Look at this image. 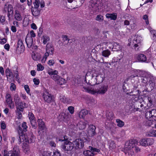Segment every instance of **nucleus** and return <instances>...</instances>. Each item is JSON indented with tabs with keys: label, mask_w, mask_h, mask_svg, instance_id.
<instances>
[{
	"label": "nucleus",
	"mask_w": 156,
	"mask_h": 156,
	"mask_svg": "<svg viewBox=\"0 0 156 156\" xmlns=\"http://www.w3.org/2000/svg\"><path fill=\"white\" fill-rule=\"evenodd\" d=\"M104 75L94 71L88 72L85 77L81 78L83 91L90 94L97 95L103 94L107 91L108 86L95 84L101 83L105 78Z\"/></svg>",
	"instance_id": "nucleus-1"
},
{
	"label": "nucleus",
	"mask_w": 156,
	"mask_h": 156,
	"mask_svg": "<svg viewBox=\"0 0 156 156\" xmlns=\"http://www.w3.org/2000/svg\"><path fill=\"white\" fill-rule=\"evenodd\" d=\"M142 41L143 38L141 36L134 35L129 39L128 45L132 47H134L136 49L138 50Z\"/></svg>",
	"instance_id": "nucleus-2"
},
{
	"label": "nucleus",
	"mask_w": 156,
	"mask_h": 156,
	"mask_svg": "<svg viewBox=\"0 0 156 156\" xmlns=\"http://www.w3.org/2000/svg\"><path fill=\"white\" fill-rule=\"evenodd\" d=\"M132 141H127L125 144L124 152L126 154H128L129 155L132 156L134 154L133 150L135 149V144Z\"/></svg>",
	"instance_id": "nucleus-3"
},
{
	"label": "nucleus",
	"mask_w": 156,
	"mask_h": 156,
	"mask_svg": "<svg viewBox=\"0 0 156 156\" xmlns=\"http://www.w3.org/2000/svg\"><path fill=\"white\" fill-rule=\"evenodd\" d=\"M48 74L50 76L52 79H53L56 83L61 77L58 75V71L56 70H53L52 69H49L47 70Z\"/></svg>",
	"instance_id": "nucleus-4"
},
{
	"label": "nucleus",
	"mask_w": 156,
	"mask_h": 156,
	"mask_svg": "<svg viewBox=\"0 0 156 156\" xmlns=\"http://www.w3.org/2000/svg\"><path fill=\"white\" fill-rule=\"evenodd\" d=\"M20 141V143L22 142H26L28 144L33 142L34 141L35 138L32 135L30 136V139L29 137L25 135H21L19 136Z\"/></svg>",
	"instance_id": "nucleus-5"
},
{
	"label": "nucleus",
	"mask_w": 156,
	"mask_h": 156,
	"mask_svg": "<svg viewBox=\"0 0 156 156\" xmlns=\"http://www.w3.org/2000/svg\"><path fill=\"white\" fill-rule=\"evenodd\" d=\"M154 143L153 139L151 138H145L140 139L139 141L140 144L143 146H147L152 145Z\"/></svg>",
	"instance_id": "nucleus-6"
},
{
	"label": "nucleus",
	"mask_w": 156,
	"mask_h": 156,
	"mask_svg": "<svg viewBox=\"0 0 156 156\" xmlns=\"http://www.w3.org/2000/svg\"><path fill=\"white\" fill-rule=\"evenodd\" d=\"M62 148L65 151H69L72 150L74 147L73 143L67 140H65L64 144L61 146Z\"/></svg>",
	"instance_id": "nucleus-7"
},
{
	"label": "nucleus",
	"mask_w": 156,
	"mask_h": 156,
	"mask_svg": "<svg viewBox=\"0 0 156 156\" xmlns=\"http://www.w3.org/2000/svg\"><path fill=\"white\" fill-rule=\"evenodd\" d=\"M74 147L76 149H81L84 146V141L82 139H77L73 143Z\"/></svg>",
	"instance_id": "nucleus-8"
},
{
	"label": "nucleus",
	"mask_w": 156,
	"mask_h": 156,
	"mask_svg": "<svg viewBox=\"0 0 156 156\" xmlns=\"http://www.w3.org/2000/svg\"><path fill=\"white\" fill-rule=\"evenodd\" d=\"M137 60L140 62H144L148 63L151 61V58L147 56H146L143 54H140L138 55L136 57Z\"/></svg>",
	"instance_id": "nucleus-9"
},
{
	"label": "nucleus",
	"mask_w": 156,
	"mask_h": 156,
	"mask_svg": "<svg viewBox=\"0 0 156 156\" xmlns=\"http://www.w3.org/2000/svg\"><path fill=\"white\" fill-rule=\"evenodd\" d=\"M5 98V101L9 107L11 108H14V103L12 101L11 95L9 94H7Z\"/></svg>",
	"instance_id": "nucleus-10"
},
{
	"label": "nucleus",
	"mask_w": 156,
	"mask_h": 156,
	"mask_svg": "<svg viewBox=\"0 0 156 156\" xmlns=\"http://www.w3.org/2000/svg\"><path fill=\"white\" fill-rule=\"evenodd\" d=\"M43 96L44 100L47 102L49 103L52 101V96L47 90L44 92Z\"/></svg>",
	"instance_id": "nucleus-11"
},
{
	"label": "nucleus",
	"mask_w": 156,
	"mask_h": 156,
	"mask_svg": "<svg viewBox=\"0 0 156 156\" xmlns=\"http://www.w3.org/2000/svg\"><path fill=\"white\" fill-rule=\"evenodd\" d=\"M10 156H20V151L19 148L15 146L12 150L10 151L9 153Z\"/></svg>",
	"instance_id": "nucleus-12"
},
{
	"label": "nucleus",
	"mask_w": 156,
	"mask_h": 156,
	"mask_svg": "<svg viewBox=\"0 0 156 156\" xmlns=\"http://www.w3.org/2000/svg\"><path fill=\"white\" fill-rule=\"evenodd\" d=\"M5 73L8 81L11 82L14 81V78L13 75L10 69H6Z\"/></svg>",
	"instance_id": "nucleus-13"
},
{
	"label": "nucleus",
	"mask_w": 156,
	"mask_h": 156,
	"mask_svg": "<svg viewBox=\"0 0 156 156\" xmlns=\"http://www.w3.org/2000/svg\"><path fill=\"white\" fill-rule=\"evenodd\" d=\"M16 109L19 110L21 112H23L24 109L28 107V105L24 102L21 101L16 105Z\"/></svg>",
	"instance_id": "nucleus-14"
},
{
	"label": "nucleus",
	"mask_w": 156,
	"mask_h": 156,
	"mask_svg": "<svg viewBox=\"0 0 156 156\" xmlns=\"http://www.w3.org/2000/svg\"><path fill=\"white\" fill-rule=\"evenodd\" d=\"M113 43L110 41H105L100 44V46H102L103 48H107L108 47L112 50H113Z\"/></svg>",
	"instance_id": "nucleus-15"
},
{
	"label": "nucleus",
	"mask_w": 156,
	"mask_h": 156,
	"mask_svg": "<svg viewBox=\"0 0 156 156\" xmlns=\"http://www.w3.org/2000/svg\"><path fill=\"white\" fill-rule=\"evenodd\" d=\"M29 117L32 127L35 128L36 127L37 124L34 119V117L33 114L32 113L29 112Z\"/></svg>",
	"instance_id": "nucleus-16"
},
{
	"label": "nucleus",
	"mask_w": 156,
	"mask_h": 156,
	"mask_svg": "<svg viewBox=\"0 0 156 156\" xmlns=\"http://www.w3.org/2000/svg\"><path fill=\"white\" fill-rule=\"evenodd\" d=\"M5 9L8 12V16L9 18V16L11 15H12L13 14V8L12 5H5Z\"/></svg>",
	"instance_id": "nucleus-17"
},
{
	"label": "nucleus",
	"mask_w": 156,
	"mask_h": 156,
	"mask_svg": "<svg viewBox=\"0 0 156 156\" xmlns=\"http://www.w3.org/2000/svg\"><path fill=\"white\" fill-rule=\"evenodd\" d=\"M95 129L96 127L94 126L91 125L89 126L88 133L89 136H92L95 134Z\"/></svg>",
	"instance_id": "nucleus-18"
},
{
	"label": "nucleus",
	"mask_w": 156,
	"mask_h": 156,
	"mask_svg": "<svg viewBox=\"0 0 156 156\" xmlns=\"http://www.w3.org/2000/svg\"><path fill=\"white\" fill-rule=\"evenodd\" d=\"M153 114L152 110H149V111L147 112L146 113V118L150 121V122L152 120L154 119Z\"/></svg>",
	"instance_id": "nucleus-19"
},
{
	"label": "nucleus",
	"mask_w": 156,
	"mask_h": 156,
	"mask_svg": "<svg viewBox=\"0 0 156 156\" xmlns=\"http://www.w3.org/2000/svg\"><path fill=\"white\" fill-rule=\"evenodd\" d=\"M87 124V122L80 121L77 124V126L79 129L83 130L86 128Z\"/></svg>",
	"instance_id": "nucleus-20"
},
{
	"label": "nucleus",
	"mask_w": 156,
	"mask_h": 156,
	"mask_svg": "<svg viewBox=\"0 0 156 156\" xmlns=\"http://www.w3.org/2000/svg\"><path fill=\"white\" fill-rule=\"evenodd\" d=\"M54 50V48L51 44L48 43L47 44L46 48V51L47 52H48L50 54H53Z\"/></svg>",
	"instance_id": "nucleus-21"
},
{
	"label": "nucleus",
	"mask_w": 156,
	"mask_h": 156,
	"mask_svg": "<svg viewBox=\"0 0 156 156\" xmlns=\"http://www.w3.org/2000/svg\"><path fill=\"white\" fill-rule=\"evenodd\" d=\"M106 17L107 19H110L111 20H115L117 19V14L116 13H108L106 14Z\"/></svg>",
	"instance_id": "nucleus-22"
},
{
	"label": "nucleus",
	"mask_w": 156,
	"mask_h": 156,
	"mask_svg": "<svg viewBox=\"0 0 156 156\" xmlns=\"http://www.w3.org/2000/svg\"><path fill=\"white\" fill-rule=\"evenodd\" d=\"M148 28L149 30L151 33V39L154 41H156V31L152 30V28L150 27H148Z\"/></svg>",
	"instance_id": "nucleus-23"
},
{
	"label": "nucleus",
	"mask_w": 156,
	"mask_h": 156,
	"mask_svg": "<svg viewBox=\"0 0 156 156\" xmlns=\"http://www.w3.org/2000/svg\"><path fill=\"white\" fill-rule=\"evenodd\" d=\"M90 4L91 7L93 8L92 10L94 11H96L97 9H98V4L97 2H96L95 0L91 1L90 2Z\"/></svg>",
	"instance_id": "nucleus-24"
},
{
	"label": "nucleus",
	"mask_w": 156,
	"mask_h": 156,
	"mask_svg": "<svg viewBox=\"0 0 156 156\" xmlns=\"http://www.w3.org/2000/svg\"><path fill=\"white\" fill-rule=\"evenodd\" d=\"M38 125L39 129L41 130H45L44 123L41 119H39L38 120Z\"/></svg>",
	"instance_id": "nucleus-25"
},
{
	"label": "nucleus",
	"mask_w": 156,
	"mask_h": 156,
	"mask_svg": "<svg viewBox=\"0 0 156 156\" xmlns=\"http://www.w3.org/2000/svg\"><path fill=\"white\" fill-rule=\"evenodd\" d=\"M26 42L29 48H30L33 44V39L32 37H27L26 39Z\"/></svg>",
	"instance_id": "nucleus-26"
},
{
	"label": "nucleus",
	"mask_w": 156,
	"mask_h": 156,
	"mask_svg": "<svg viewBox=\"0 0 156 156\" xmlns=\"http://www.w3.org/2000/svg\"><path fill=\"white\" fill-rule=\"evenodd\" d=\"M23 151L25 153H27L29 151V147L28 144L26 142H23Z\"/></svg>",
	"instance_id": "nucleus-27"
},
{
	"label": "nucleus",
	"mask_w": 156,
	"mask_h": 156,
	"mask_svg": "<svg viewBox=\"0 0 156 156\" xmlns=\"http://www.w3.org/2000/svg\"><path fill=\"white\" fill-rule=\"evenodd\" d=\"M88 113V111L86 109H82L79 112V116L80 118H83Z\"/></svg>",
	"instance_id": "nucleus-28"
},
{
	"label": "nucleus",
	"mask_w": 156,
	"mask_h": 156,
	"mask_svg": "<svg viewBox=\"0 0 156 156\" xmlns=\"http://www.w3.org/2000/svg\"><path fill=\"white\" fill-rule=\"evenodd\" d=\"M66 83V80L65 79L62 77L61 76L56 82L57 84L60 85H65Z\"/></svg>",
	"instance_id": "nucleus-29"
},
{
	"label": "nucleus",
	"mask_w": 156,
	"mask_h": 156,
	"mask_svg": "<svg viewBox=\"0 0 156 156\" xmlns=\"http://www.w3.org/2000/svg\"><path fill=\"white\" fill-rule=\"evenodd\" d=\"M147 100L148 101V103H147V106L149 107H150L152 105V99L151 98V96H145V97L144 99V100H143L142 101H144V100Z\"/></svg>",
	"instance_id": "nucleus-30"
},
{
	"label": "nucleus",
	"mask_w": 156,
	"mask_h": 156,
	"mask_svg": "<svg viewBox=\"0 0 156 156\" xmlns=\"http://www.w3.org/2000/svg\"><path fill=\"white\" fill-rule=\"evenodd\" d=\"M14 15L15 19L18 21H20L22 19V17L19 11L17 10H15Z\"/></svg>",
	"instance_id": "nucleus-31"
},
{
	"label": "nucleus",
	"mask_w": 156,
	"mask_h": 156,
	"mask_svg": "<svg viewBox=\"0 0 156 156\" xmlns=\"http://www.w3.org/2000/svg\"><path fill=\"white\" fill-rule=\"evenodd\" d=\"M89 150H91V152L93 154V156L96 154L97 153L99 152L100 151V150L99 149L93 147L91 146H89Z\"/></svg>",
	"instance_id": "nucleus-32"
},
{
	"label": "nucleus",
	"mask_w": 156,
	"mask_h": 156,
	"mask_svg": "<svg viewBox=\"0 0 156 156\" xmlns=\"http://www.w3.org/2000/svg\"><path fill=\"white\" fill-rule=\"evenodd\" d=\"M155 130L153 129L149 130L146 133V135L149 136L154 137Z\"/></svg>",
	"instance_id": "nucleus-33"
},
{
	"label": "nucleus",
	"mask_w": 156,
	"mask_h": 156,
	"mask_svg": "<svg viewBox=\"0 0 156 156\" xmlns=\"http://www.w3.org/2000/svg\"><path fill=\"white\" fill-rule=\"evenodd\" d=\"M32 57L34 60L38 61L40 59L41 56L40 55L35 53H33Z\"/></svg>",
	"instance_id": "nucleus-34"
},
{
	"label": "nucleus",
	"mask_w": 156,
	"mask_h": 156,
	"mask_svg": "<svg viewBox=\"0 0 156 156\" xmlns=\"http://www.w3.org/2000/svg\"><path fill=\"white\" fill-rule=\"evenodd\" d=\"M112 48L113 50V49H115V50H114L116 51H119L121 50L122 48L121 46L116 43H113V45Z\"/></svg>",
	"instance_id": "nucleus-35"
},
{
	"label": "nucleus",
	"mask_w": 156,
	"mask_h": 156,
	"mask_svg": "<svg viewBox=\"0 0 156 156\" xmlns=\"http://www.w3.org/2000/svg\"><path fill=\"white\" fill-rule=\"evenodd\" d=\"M40 10L38 8H34L32 9V14L34 16H37L40 14Z\"/></svg>",
	"instance_id": "nucleus-36"
},
{
	"label": "nucleus",
	"mask_w": 156,
	"mask_h": 156,
	"mask_svg": "<svg viewBox=\"0 0 156 156\" xmlns=\"http://www.w3.org/2000/svg\"><path fill=\"white\" fill-rule=\"evenodd\" d=\"M14 100L16 105L21 101L20 99L17 94H15L14 96Z\"/></svg>",
	"instance_id": "nucleus-37"
},
{
	"label": "nucleus",
	"mask_w": 156,
	"mask_h": 156,
	"mask_svg": "<svg viewBox=\"0 0 156 156\" xmlns=\"http://www.w3.org/2000/svg\"><path fill=\"white\" fill-rule=\"evenodd\" d=\"M68 98H66L64 95H61L60 97V101L64 103H67L68 102Z\"/></svg>",
	"instance_id": "nucleus-38"
},
{
	"label": "nucleus",
	"mask_w": 156,
	"mask_h": 156,
	"mask_svg": "<svg viewBox=\"0 0 156 156\" xmlns=\"http://www.w3.org/2000/svg\"><path fill=\"white\" fill-rule=\"evenodd\" d=\"M110 54V51L108 50H104L102 52V55L105 57H108Z\"/></svg>",
	"instance_id": "nucleus-39"
},
{
	"label": "nucleus",
	"mask_w": 156,
	"mask_h": 156,
	"mask_svg": "<svg viewBox=\"0 0 156 156\" xmlns=\"http://www.w3.org/2000/svg\"><path fill=\"white\" fill-rule=\"evenodd\" d=\"M50 40L49 37L48 36L46 35H44L43 37V43L44 44H46L47 42Z\"/></svg>",
	"instance_id": "nucleus-40"
},
{
	"label": "nucleus",
	"mask_w": 156,
	"mask_h": 156,
	"mask_svg": "<svg viewBox=\"0 0 156 156\" xmlns=\"http://www.w3.org/2000/svg\"><path fill=\"white\" fill-rule=\"evenodd\" d=\"M116 122L117 123V126L119 127H122L124 125V122L122 121L119 119H116Z\"/></svg>",
	"instance_id": "nucleus-41"
},
{
	"label": "nucleus",
	"mask_w": 156,
	"mask_h": 156,
	"mask_svg": "<svg viewBox=\"0 0 156 156\" xmlns=\"http://www.w3.org/2000/svg\"><path fill=\"white\" fill-rule=\"evenodd\" d=\"M21 112V111H20L17 109H16V117L18 119H21L22 117V114Z\"/></svg>",
	"instance_id": "nucleus-42"
},
{
	"label": "nucleus",
	"mask_w": 156,
	"mask_h": 156,
	"mask_svg": "<svg viewBox=\"0 0 156 156\" xmlns=\"http://www.w3.org/2000/svg\"><path fill=\"white\" fill-rule=\"evenodd\" d=\"M83 154L84 155H85L86 156H93V154H92V152H91V150H87L84 151L83 152Z\"/></svg>",
	"instance_id": "nucleus-43"
},
{
	"label": "nucleus",
	"mask_w": 156,
	"mask_h": 156,
	"mask_svg": "<svg viewBox=\"0 0 156 156\" xmlns=\"http://www.w3.org/2000/svg\"><path fill=\"white\" fill-rule=\"evenodd\" d=\"M37 70L38 71H42L43 70L44 68L43 66L41 63H39L37 65Z\"/></svg>",
	"instance_id": "nucleus-44"
},
{
	"label": "nucleus",
	"mask_w": 156,
	"mask_h": 156,
	"mask_svg": "<svg viewBox=\"0 0 156 156\" xmlns=\"http://www.w3.org/2000/svg\"><path fill=\"white\" fill-rule=\"evenodd\" d=\"M47 63L50 66H54L55 62L54 60L53 59H50L48 61Z\"/></svg>",
	"instance_id": "nucleus-45"
},
{
	"label": "nucleus",
	"mask_w": 156,
	"mask_h": 156,
	"mask_svg": "<svg viewBox=\"0 0 156 156\" xmlns=\"http://www.w3.org/2000/svg\"><path fill=\"white\" fill-rule=\"evenodd\" d=\"M104 18L101 15H97L96 17V20L99 22H102Z\"/></svg>",
	"instance_id": "nucleus-46"
},
{
	"label": "nucleus",
	"mask_w": 156,
	"mask_h": 156,
	"mask_svg": "<svg viewBox=\"0 0 156 156\" xmlns=\"http://www.w3.org/2000/svg\"><path fill=\"white\" fill-rule=\"evenodd\" d=\"M68 110L71 114H73L74 111V107L72 106H69L68 108Z\"/></svg>",
	"instance_id": "nucleus-47"
},
{
	"label": "nucleus",
	"mask_w": 156,
	"mask_h": 156,
	"mask_svg": "<svg viewBox=\"0 0 156 156\" xmlns=\"http://www.w3.org/2000/svg\"><path fill=\"white\" fill-rule=\"evenodd\" d=\"M51 153L50 151H44L42 152V156H50L51 155Z\"/></svg>",
	"instance_id": "nucleus-48"
},
{
	"label": "nucleus",
	"mask_w": 156,
	"mask_h": 156,
	"mask_svg": "<svg viewBox=\"0 0 156 156\" xmlns=\"http://www.w3.org/2000/svg\"><path fill=\"white\" fill-rule=\"evenodd\" d=\"M5 21V18L4 16H0V23L2 25L4 24V23Z\"/></svg>",
	"instance_id": "nucleus-49"
},
{
	"label": "nucleus",
	"mask_w": 156,
	"mask_h": 156,
	"mask_svg": "<svg viewBox=\"0 0 156 156\" xmlns=\"http://www.w3.org/2000/svg\"><path fill=\"white\" fill-rule=\"evenodd\" d=\"M40 1L39 0H35V2L34 3V8H38L40 5Z\"/></svg>",
	"instance_id": "nucleus-50"
},
{
	"label": "nucleus",
	"mask_w": 156,
	"mask_h": 156,
	"mask_svg": "<svg viewBox=\"0 0 156 156\" xmlns=\"http://www.w3.org/2000/svg\"><path fill=\"white\" fill-rule=\"evenodd\" d=\"M16 88V85L13 83H11L10 87V90L12 91H15Z\"/></svg>",
	"instance_id": "nucleus-51"
},
{
	"label": "nucleus",
	"mask_w": 156,
	"mask_h": 156,
	"mask_svg": "<svg viewBox=\"0 0 156 156\" xmlns=\"http://www.w3.org/2000/svg\"><path fill=\"white\" fill-rule=\"evenodd\" d=\"M33 82L34 84L36 85H38L40 83L39 80L36 78H34L33 79Z\"/></svg>",
	"instance_id": "nucleus-52"
},
{
	"label": "nucleus",
	"mask_w": 156,
	"mask_h": 156,
	"mask_svg": "<svg viewBox=\"0 0 156 156\" xmlns=\"http://www.w3.org/2000/svg\"><path fill=\"white\" fill-rule=\"evenodd\" d=\"M143 19L145 20L146 23L147 24H149V22L148 20V16L147 15H144L143 17Z\"/></svg>",
	"instance_id": "nucleus-53"
},
{
	"label": "nucleus",
	"mask_w": 156,
	"mask_h": 156,
	"mask_svg": "<svg viewBox=\"0 0 156 156\" xmlns=\"http://www.w3.org/2000/svg\"><path fill=\"white\" fill-rule=\"evenodd\" d=\"M110 64L107 62H104L103 64V66L106 69L107 68H108L110 67Z\"/></svg>",
	"instance_id": "nucleus-54"
},
{
	"label": "nucleus",
	"mask_w": 156,
	"mask_h": 156,
	"mask_svg": "<svg viewBox=\"0 0 156 156\" xmlns=\"http://www.w3.org/2000/svg\"><path fill=\"white\" fill-rule=\"evenodd\" d=\"M1 129H5L6 128V124L4 121H2L1 123Z\"/></svg>",
	"instance_id": "nucleus-55"
},
{
	"label": "nucleus",
	"mask_w": 156,
	"mask_h": 156,
	"mask_svg": "<svg viewBox=\"0 0 156 156\" xmlns=\"http://www.w3.org/2000/svg\"><path fill=\"white\" fill-rule=\"evenodd\" d=\"M22 127L24 131H27V126L26 123L25 122H23L22 124Z\"/></svg>",
	"instance_id": "nucleus-56"
},
{
	"label": "nucleus",
	"mask_w": 156,
	"mask_h": 156,
	"mask_svg": "<svg viewBox=\"0 0 156 156\" xmlns=\"http://www.w3.org/2000/svg\"><path fill=\"white\" fill-rule=\"evenodd\" d=\"M150 122L151 123V126L152 127H155L156 128V120L153 119Z\"/></svg>",
	"instance_id": "nucleus-57"
},
{
	"label": "nucleus",
	"mask_w": 156,
	"mask_h": 156,
	"mask_svg": "<svg viewBox=\"0 0 156 156\" xmlns=\"http://www.w3.org/2000/svg\"><path fill=\"white\" fill-rule=\"evenodd\" d=\"M7 41V40L5 38H1L0 37V44H5Z\"/></svg>",
	"instance_id": "nucleus-58"
},
{
	"label": "nucleus",
	"mask_w": 156,
	"mask_h": 156,
	"mask_svg": "<svg viewBox=\"0 0 156 156\" xmlns=\"http://www.w3.org/2000/svg\"><path fill=\"white\" fill-rule=\"evenodd\" d=\"M109 146L110 147L112 148H114L115 147V143L113 141L109 140Z\"/></svg>",
	"instance_id": "nucleus-59"
},
{
	"label": "nucleus",
	"mask_w": 156,
	"mask_h": 156,
	"mask_svg": "<svg viewBox=\"0 0 156 156\" xmlns=\"http://www.w3.org/2000/svg\"><path fill=\"white\" fill-rule=\"evenodd\" d=\"M24 88L27 93L28 94H29L30 90L29 86L27 85H26L24 86Z\"/></svg>",
	"instance_id": "nucleus-60"
},
{
	"label": "nucleus",
	"mask_w": 156,
	"mask_h": 156,
	"mask_svg": "<svg viewBox=\"0 0 156 156\" xmlns=\"http://www.w3.org/2000/svg\"><path fill=\"white\" fill-rule=\"evenodd\" d=\"M152 112L153 114L154 119L156 120V109H152Z\"/></svg>",
	"instance_id": "nucleus-61"
},
{
	"label": "nucleus",
	"mask_w": 156,
	"mask_h": 156,
	"mask_svg": "<svg viewBox=\"0 0 156 156\" xmlns=\"http://www.w3.org/2000/svg\"><path fill=\"white\" fill-rule=\"evenodd\" d=\"M29 34L31 36L30 37H34L36 36V34L33 30H31L30 31Z\"/></svg>",
	"instance_id": "nucleus-62"
},
{
	"label": "nucleus",
	"mask_w": 156,
	"mask_h": 156,
	"mask_svg": "<svg viewBox=\"0 0 156 156\" xmlns=\"http://www.w3.org/2000/svg\"><path fill=\"white\" fill-rule=\"evenodd\" d=\"M30 27L34 30H36L37 29V27L36 25L34 23H33L30 25Z\"/></svg>",
	"instance_id": "nucleus-63"
},
{
	"label": "nucleus",
	"mask_w": 156,
	"mask_h": 156,
	"mask_svg": "<svg viewBox=\"0 0 156 156\" xmlns=\"http://www.w3.org/2000/svg\"><path fill=\"white\" fill-rule=\"evenodd\" d=\"M11 30L13 32H16V26H12L11 27Z\"/></svg>",
	"instance_id": "nucleus-64"
}]
</instances>
